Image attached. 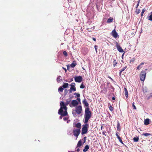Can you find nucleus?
Returning a JSON list of instances; mask_svg holds the SVG:
<instances>
[{
    "label": "nucleus",
    "instance_id": "nucleus-1",
    "mask_svg": "<svg viewBox=\"0 0 152 152\" xmlns=\"http://www.w3.org/2000/svg\"><path fill=\"white\" fill-rule=\"evenodd\" d=\"M83 103L84 104V107H86L85 111L84 118H85V122H87L89 120L91 117V112L90 110L89 104L85 98L83 101Z\"/></svg>",
    "mask_w": 152,
    "mask_h": 152
},
{
    "label": "nucleus",
    "instance_id": "nucleus-2",
    "mask_svg": "<svg viewBox=\"0 0 152 152\" xmlns=\"http://www.w3.org/2000/svg\"><path fill=\"white\" fill-rule=\"evenodd\" d=\"M84 119H85V118ZM88 122V121L85 122V120H84V123L85 124L83 125V127L82 129L81 133L82 135L86 134L87 133L89 126L88 124L87 123Z\"/></svg>",
    "mask_w": 152,
    "mask_h": 152
},
{
    "label": "nucleus",
    "instance_id": "nucleus-3",
    "mask_svg": "<svg viewBox=\"0 0 152 152\" xmlns=\"http://www.w3.org/2000/svg\"><path fill=\"white\" fill-rule=\"evenodd\" d=\"M146 73L145 71H142L140 75V77L141 81H144L145 79Z\"/></svg>",
    "mask_w": 152,
    "mask_h": 152
},
{
    "label": "nucleus",
    "instance_id": "nucleus-4",
    "mask_svg": "<svg viewBox=\"0 0 152 152\" xmlns=\"http://www.w3.org/2000/svg\"><path fill=\"white\" fill-rule=\"evenodd\" d=\"M80 132V129H75L73 130V135L77 138Z\"/></svg>",
    "mask_w": 152,
    "mask_h": 152
},
{
    "label": "nucleus",
    "instance_id": "nucleus-5",
    "mask_svg": "<svg viewBox=\"0 0 152 152\" xmlns=\"http://www.w3.org/2000/svg\"><path fill=\"white\" fill-rule=\"evenodd\" d=\"M74 79L75 82L77 83H80L83 80V78L81 76H76L74 77Z\"/></svg>",
    "mask_w": 152,
    "mask_h": 152
},
{
    "label": "nucleus",
    "instance_id": "nucleus-6",
    "mask_svg": "<svg viewBox=\"0 0 152 152\" xmlns=\"http://www.w3.org/2000/svg\"><path fill=\"white\" fill-rule=\"evenodd\" d=\"M60 108L58 111L63 112V108L64 107L66 106L64 102L63 101H61L60 102Z\"/></svg>",
    "mask_w": 152,
    "mask_h": 152
},
{
    "label": "nucleus",
    "instance_id": "nucleus-7",
    "mask_svg": "<svg viewBox=\"0 0 152 152\" xmlns=\"http://www.w3.org/2000/svg\"><path fill=\"white\" fill-rule=\"evenodd\" d=\"M79 104L78 102L76 100H73L71 102V104H69V106L70 107H71V105H72L73 107H75L78 105Z\"/></svg>",
    "mask_w": 152,
    "mask_h": 152
},
{
    "label": "nucleus",
    "instance_id": "nucleus-8",
    "mask_svg": "<svg viewBox=\"0 0 152 152\" xmlns=\"http://www.w3.org/2000/svg\"><path fill=\"white\" fill-rule=\"evenodd\" d=\"M82 110V107L81 105H79L76 107L75 111L77 113L80 114Z\"/></svg>",
    "mask_w": 152,
    "mask_h": 152
},
{
    "label": "nucleus",
    "instance_id": "nucleus-9",
    "mask_svg": "<svg viewBox=\"0 0 152 152\" xmlns=\"http://www.w3.org/2000/svg\"><path fill=\"white\" fill-rule=\"evenodd\" d=\"M116 47L117 49V50L120 52L122 53L124 52V50L122 49L120 45L117 42H116Z\"/></svg>",
    "mask_w": 152,
    "mask_h": 152
},
{
    "label": "nucleus",
    "instance_id": "nucleus-10",
    "mask_svg": "<svg viewBox=\"0 0 152 152\" xmlns=\"http://www.w3.org/2000/svg\"><path fill=\"white\" fill-rule=\"evenodd\" d=\"M111 34L115 38H116L119 35L117 33L115 29H114L112 32Z\"/></svg>",
    "mask_w": 152,
    "mask_h": 152
},
{
    "label": "nucleus",
    "instance_id": "nucleus-11",
    "mask_svg": "<svg viewBox=\"0 0 152 152\" xmlns=\"http://www.w3.org/2000/svg\"><path fill=\"white\" fill-rule=\"evenodd\" d=\"M74 127H75L77 128V129H80V130L81 127V124L80 122H78L76 124L75 122L73 123Z\"/></svg>",
    "mask_w": 152,
    "mask_h": 152
},
{
    "label": "nucleus",
    "instance_id": "nucleus-12",
    "mask_svg": "<svg viewBox=\"0 0 152 152\" xmlns=\"http://www.w3.org/2000/svg\"><path fill=\"white\" fill-rule=\"evenodd\" d=\"M61 112L62 111H58V114L61 115L59 117L60 119H61L63 116L67 115H66V113L64 114V113H63Z\"/></svg>",
    "mask_w": 152,
    "mask_h": 152
},
{
    "label": "nucleus",
    "instance_id": "nucleus-13",
    "mask_svg": "<svg viewBox=\"0 0 152 152\" xmlns=\"http://www.w3.org/2000/svg\"><path fill=\"white\" fill-rule=\"evenodd\" d=\"M107 88L111 92L114 91L115 88L111 85H110V86L107 87Z\"/></svg>",
    "mask_w": 152,
    "mask_h": 152
},
{
    "label": "nucleus",
    "instance_id": "nucleus-14",
    "mask_svg": "<svg viewBox=\"0 0 152 152\" xmlns=\"http://www.w3.org/2000/svg\"><path fill=\"white\" fill-rule=\"evenodd\" d=\"M77 62L76 61H74L70 65V66L72 68H74L77 65Z\"/></svg>",
    "mask_w": 152,
    "mask_h": 152
},
{
    "label": "nucleus",
    "instance_id": "nucleus-15",
    "mask_svg": "<svg viewBox=\"0 0 152 152\" xmlns=\"http://www.w3.org/2000/svg\"><path fill=\"white\" fill-rule=\"evenodd\" d=\"M147 17L149 20L152 21V11L148 14Z\"/></svg>",
    "mask_w": 152,
    "mask_h": 152
},
{
    "label": "nucleus",
    "instance_id": "nucleus-16",
    "mask_svg": "<svg viewBox=\"0 0 152 152\" xmlns=\"http://www.w3.org/2000/svg\"><path fill=\"white\" fill-rule=\"evenodd\" d=\"M82 140H80L77 143V147L76 148V149L77 148V147H80L82 146Z\"/></svg>",
    "mask_w": 152,
    "mask_h": 152
},
{
    "label": "nucleus",
    "instance_id": "nucleus-17",
    "mask_svg": "<svg viewBox=\"0 0 152 152\" xmlns=\"http://www.w3.org/2000/svg\"><path fill=\"white\" fill-rule=\"evenodd\" d=\"M89 149V146L88 145H86L84 148L83 149V151L84 152H86L87 151H88V150Z\"/></svg>",
    "mask_w": 152,
    "mask_h": 152
},
{
    "label": "nucleus",
    "instance_id": "nucleus-18",
    "mask_svg": "<svg viewBox=\"0 0 152 152\" xmlns=\"http://www.w3.org/2000/svg\"><path fill=\"white\" fill-rule=\"evenodd\" d=\"M150 119L149 118H146L145 120L144 124L145 125H148L149 124Z\"/></svg>",
    "mask_w": 152,
    "mask_h": 152
},
{
    "label": "nucleus",
    "instance_id": "nucleus-19",
    "mask_svg": "<svg viewBox=\"0 0 152 152\" xmlns=\"http://www.w3.org/2000/svg\"><path fill=\"white\" fill-rule=\"evenodd\" d=\"M124 94L126 97L127 98L128 96V94L127 90L126 88H124Z\"/></svg>",
    "mask_w": 152,
    "mask_h": 152
},
{
    "label": "nucleus",
    "instance_id": "nucleus-20",
    "mask_svg": "<svg viewBox=\"0 0 152 152\" xmlns=\"http://www.w3.org/2000/svg\"><path fill=\"white\" fill-rule=\"evenodd\" d=\"M69 84L67 83H63V85L61 86L64 88H65L68 87Z\"/></svg>",
    "mask_w": 152,
    "mask_h": 152
},
{
    "label": "nucleus",
    "instance_id": "nucleus-21",
    "mask_svg": "<svg viewBox=\"0 0 152 152\" xmlns=\"http://www.w3.org/2000/svg\"><path fill=\"white\" fill-rule=\"evenodd\" d=\"M67 107H66V106L64 107V108H63V109L64 110V111H63V112H63V113H64V114H65V113H66V115H68V113H67Z\"/></svg>",
    "mask_w": 152,
    "mask_h": 152
},
{
    "label": "nucleus",
    "instance_id": "nucleus-22",
    "mask_svg": "<svg viewBox=\"0 0 152 152\" xmlns=\"http://www.w3.org/2000/svg\"><path fill=\"white\" fill-rule=\"evenodd\" d=\"M135 34L134 32H129V37H132L135 35Z\"/></svg>",
    "mask_w": 152,
    "mask_h": 152
},
{
    "label": "nucleus",
    "instance_id": "nucleus-23",
    "mask_svg": "<svg viewBox=\"0 0 152 152\" xmlns=\"http://www.w3.org/2000/svg\"><path fill=\"white\" fill-rule=\"evenodd\" d=\"M71 99H67L66 100V102L65 103V104L66 105H67L69 104V103L71 102Z\"/></svg>",
    "mask_w": 152,
    "mask_h": 152
},
{
    "label": "nucleus",
    "instance_id": "nucleus-24",
    "mask_svg": "<svg viewBox=\"0 0 152 152\" xmlns=\"http://www.w3.org/2000/svg\"><path fill=\"white\" fill-rule=\"evenodd\" d=\"M120 124L119 122H118L117 124V130L119 131L121 129L120 128Z\"/></svg>",
    "mask_w": 152,
    "mask_h": 152
},
{
    "label": "nucleus",
    "instance_id": "nucleus-25",
    "mask_svg": "<svg viewBox=\"0 0 152 152\" xmlns=\"http://www.w3.org/2000/svg\"><path fill=\"white\" fill-rule=\"evenodd\" d=\"M139 138L138 137H134L133 138V140L134 142H137L139 141Z\"/></svg>",
    "mask_w": 152,
    "mask_h": 152
},
{
    "label": "nucleus",
    "instance_id": "nucleus-26",
    "mask_svg": "<svg viewBox=\"0 0 152 152\" xmlns=\"http://www.w3.org/2000/svg\"><path fill=\"white\" fill-rule=\"evenodd\" d=\"M113 18H111V17H110V18H109L107 21V22L108 23H111V22H112V21H113Z\"/></svg>",
    "mask_w": 152,
    "mask_h": 152
},
{
    "label": "nucleus",
    "instance_id": "nucleus-27",
    "mask_svg": "<svg viewBox=\"0 0 152 152\" xmlns=\"http://www.w3.org/2000/svg\"><path fill=\"white\" fill-rule=\"evenodd\" d=\"M142 135H144L145 137H147V136H148L149 135H151V134L149 133H144L142 134Z\"/></svg>",
    "mask_w": 152,
    "mask_h": 152
},
{
    "label": "nucleus",
    "instance_id": "nucleus-28",
    "mask_svg": "<svg viewBox=\"0 0 152 152\" xmlns=\"http://www.w3.org/2000/svg\"><path fill=\"white\" fill-rule=\"evenodd\" d=\"M64 88L62 86L59 87L58 89V91L62 92L64 90Z\"/></svg>",
    "mask_w": 152,
    "mask_h": 152
},
{
    "label": "nucleus",
    "instance_id": "nucleus-29",
    "mask_svg": "<svg viewBox=\"0 0 152 152\" xmlns=\"http://www.w3.org/2000/svg\"><path fill=\"white\" fill-rule=\"evenodd\" d=\"M113 66L114 67H115V65L117 64V62L116 61V60L115 58H113Z\"/></svg>",
    "mask_w": 152,
    "mask_h": 152
},
{
    "label": "nucleus",
    "instance_id": "nucleus-30",
    "mask_svg": "<svg viewBox=\"0 0 152 152\" xmlns=\"http://www.w3.org/2000/svg\"><path fill=\"white\" fill-rule=\"evenodd\" d=\"M117 138L118 139V140H119V142L121 143L123 145H124V143H123V142L122 141V140H121V137H120V136H118V137Z\"/></svg>",
    "mask_w": 152,
    "mask_h": 152
},
{
    "label": "nucleus",
    "instance_id": "nucleus-31",
    "mask_svg": "<svg viewBox=\"0 0 152 152\" xmlns=\"http://www.w3.org/2000/svg\"><path fill=\"white\" fill-rule=\"evenodd\" d=\"M68 92V90L66 89H65L64 90V96H65L67 94Z\"/></svg>",
    "mask_w": 152,
    "mask_h": 152
},
{
    "label": "nucleus",
    "instance_id": "nucleus-32",
    "mask_svg": "<svg viewBox=\"0 0 152 152\" xmlns=\"http://www.w3.org/2000/svg\"><path fill=\"white\" fill-rule=\"evenodd\" d=\"M140 12V9H136L135 11L137 15L139 14Z\"/></svg>",
    "mask_w": 152,
    "mask_h": 152
},
{
    "label": "nucleus",
    "instance_id": "nucleus-33",
    "mask_svg": "<svg viewBox=\"0 0 152 152\" xmlns=\"http://www.w3.org/2000/svg\"><path fill=\"white\" fill-rule=\"evenodd\" d=\"M71 86L70 88L74 87H75V84L74 83H72L70 85Z\"/></svg>",
    "mask_w": 152,
    "mask_h": 152
},
{
    "label": "nucleus",
    "instance_id": "nucleus-34",
    "mask_svg": "<svg viewBox=\"0 0 152 152\" xmlns=\"http://www.w3.org/2000/svg\"><path fill=\"white\" fill-rule=\"evenodd\" d=\"M74 95H76V97H80V94L78 93H74Z\"/></svg>",
    "mask_w": 152,
    "mask_h": 152
},
{
    "label": "nucleus",
    "instance_id": "nucleus-35",
    "mask_svg": "<svg viewBox=\"0 0 152 152\" xmlns=\"http://www.w3.org/2000/svg\"><path fill=\"white\" fill-rule=\"evenodd\" d=\"M61 77V76H59L58 77H57V80L58 83H59L60 82V79Z\"/></svg>",
    "mask_w": 152,
    "mask_h": 152
},
{
    "label": "nucleus",
    "instance_id": "nucleus-36",
    "mask_svg": "<svg viewBox=\"0 0 152 152\" xmlns=\"http://www.w3.org/2000/svg\"><path fill=\"white\" fill-rule=\"evenodd\" d=\"M85 86L84 85L83 83H82L80 86V88L83 89L84 88H85Z\"/></svg>",
    "mask_w": 152,
    "mask_h": 152
},
{
    "label": "nucleus",
    "instance_id": "nucleus-37",
    "mask_svg": "<svg viewBox=\"0 0 152 152\" xmlns=\"http://www.w3.org/2000/svg\"><path fill=\"white\" fill-rule=\"evenodd\" d=\"M134 102H133L132 104V106L133 107V108L134 109L136 110V107L134 105Z\"/></svg>",
    "mask_w": 152,
    "mask_h": 152
},
{
    "label": "nucleus",
    "instance_id": "nucleus-38",
    "mask_svg": "<svg viewBox=\"0 0 152 152\" xmlns=\"http://www.w3.org/2000/svg\"><path fill=\"white\" fill-rule=\"evenodd\" d=\"M145 9H142V11L141 12V15L142 16L143 15V13L145 12Z\"/></svg>",
    "mask_w": 152,
    "mask_h": 152
},
{
    "label": "nucleus",
    "instance_id": "nucleus-39",
    "mask_svg": "<svg viewBox=\"0 0 152 152\" xmlns=\"http://www.w3.org/2000/svg\"><path fill=\"white\" fill-rule=\"evenodd\" d=\"M109 109L112 112L113 111V108L111 106H110L109 107Z\"/></svg>",
    "mask_w": 152,
    "mask_h": 152
},
{
    "label": "nucleus",
    "instance_id": "nucleus-40",
    "mask_svg": "<svg viewBox=\"0 0 152 152\" xmlns=\"http://www.w3.org/2000/svg\"><path fill=\"white\" fill-rule=\"evenodd\" d=\"M127 66H125V67H123L120 70L121 71V72H123L127 68Z\"/></svg>",
    "mask_w": 152,
    "mask_h": 152
},
{
    "label": "nucleus",
    "instance_id": "nucleus-41",
    "mask_svg": "<svg viewBox=\"0 0 152 152\" xmlns=\"http://www.w3.org/2000/svg\"><path fill=\"white\" fill-rule=\"evenodd\" d=\"M70 88L71 89L72 91H76V88L75 87Z\"/></svg>",
    "mask_w": 152,
    "mask_h": 152
},
{
    "label": "nucleus",
    "instance_id": "nucleus-42",
    "mask_svg": "<svg viewBox=\"0 0 152 152\" xmlns=\"http://www.w3.org/2000/svg\"><path fill=\"white\" fill-rule=\"evenodd\" d=\"M63 54L65 56H67V53L66 51H64L63 52Z\"/></svg>",
    "mask_w": 152,
    "mask_h": 152
},
{
    "label": "nucleus",
    "instance_id": "nucleus-43",
    "mask_svg": "<svg viewBox=\"0 0 152 152\" xmlns=\"http://www.w3.org/2000/svg\"><path fill=\"white\" fill-rule=\"evenodd\" d=\"M152 97V93L150 94V96L148 98V100L150 99Z\"/></svg>",
    "mask_w": 152,
    "mask_h": 152
},
{
    "label": "nucleus",
    "instance_id": "nucleus-44",
    "mask_svg": "<svg viewBox=\"0 0 152 152\" xmlns=\"http://www.w3.org/2000/svg\"><path fill=\"white\" fill-rule=\"evenodd\" d=\"M140 1V0H139L138 1L137 4L136 5V8H137L138 7V6H139V5Z\"/></svg>",
    "mask_w": 152,
    "mask_h": 152
},
{
    "label": "nucleus",
    "instance_id": "nucleus-45",
    "mask_svg": "<svg viewBox=\"0 0 152 152\" xmlns=\"http://www.w3.org/2000/svg\"><path fill=\"white\" fill-rule=\"evenodd\" d=\"M97 48H98V46L97 45H95L94 46V48H95V50H96V53L97 52Z\"/></svg>",
    "mask_w": 152,
    "mask_h": 152
},
{
    "label": "nucleus",
    "instance_id": "nucleus-46",
    "mask_svg": "<svg viewBox=\"0 0 152 152\" xmlns=\"http://www.w3.org/2000/svg\"><path fill=\"white\" fill-rule=\"evenodd\" d=\"M86 137H84V139H83V143H85L86 142Z\"/></svg>",
    "mask_w": 152,
    "mask_h": 152
},
{
    "label": "nucleus",
    "instance_id": "nucleus-47",
    "mask_svg": "<svg viewBox=\"0 0 152 152\" xmlns=\"http://www.w3.org/2000/svg\"><path fill=\"white\" fill-rule=\"evenodd\" d=\"M134 58H133L132 59L130 60V63H131V62H133L134 61Z\"/></svg>",
    "mask_w": 152,
    "mask_h": 152
},
{
    "label": "nucleus",
    "instance_id": "nucleus-48",
    "mask_svg": "<svg viewBox=\"0 0 152 152\" xmlns=\"http://www.w3.org/2000/svg\"><path fill=\"white\" fill-rule=\"evenodd\" d=\"M77 100L79 102H80V104H81V102H80V97H77Z\"/></svg>",
    "mask_w": 152,
    "mask_h": 152
},
{
    "label": "nucleus",
    "instance_id": "nucleus-49",
    "mask_svg": "<svg viewBox=\"0 0 152 152\" xmlns=\"http://www.w3.org/2000/svg\"><path fill=\"white\" fill-rule=\"evenodd\" d=\"M66 66H67V70L68 71L69 70V67H70V66L69 65H67Z\"/></svg>",
    "mask_w": 152,
    "mask_h": 152
},
{
    "label": "nucleus",
    "instance_id": "nucleus-50",
    "mask_svg": "<svg viewBox=\"0 0 152 152\" xmlns=\"http://www.w3.org/2000/svg\"><path fill=\"white\" fill-rule=\"evenodd\" d=\"M67 134L68 135H70L72 134V132L71 131L68 132Z\"/></svg>",
    "mask_w": 152,
    "mask_h": 152
},
{
    "label": "nucleus",
    "instance_id": "nucleus-51",
    "mask_svg": "<svg viewBox=\"0 0 152 152\" xmlns=\"http://www.w3.org/2000/svg\"><path fill=\"white\" fill-rule=\"evenodd\" d=\"M105 132H105V131H103L102 132V133L103 135L106 136V134H105Z\"/></svg>",
    "mask_w": 152,
    "mask_h": 152
},
{
    "label": "nucleus",
    "instance_id": "nucleus-52",
    "mask_svg": "<svg viewBox=\"0 0 152 152\" xmlns=\"http://www.w3.org/2000/svg\"><path fill=\"white\" fill-rule=\"evenodd\" d=\"M141 68V66L140 65H139L137 67V69H140V68Z\"/></svg>",
    "mask_w": 152,
    "mask_h": 152
},
{
    "label": "nucleus",
    "instance_id": "nucleus-53",
    "mask_svg": "<svg viewBox=\"0 0 152 152\" xmlns=\"http://www.w3.org/2000/svg\"><path fill=\"white\" fill-rule=\"evenodd\" d=\"M63 119H64V121H65L68 119V118H66V117H64L63 118Z\"/></svg>",
    "mask_w": 152,
    "mask_h": 152
},
{
    "label": "nucleus",
    "instance_id": "nucleus-54",
    "mask_svg": "<svg viewBox=\"0 0 152 152\" xmlns=\"http://www.w3.org/2000/svg\"><path fill=\"white\" fill-rule=\"evenodd\" d=\"M69 80H70V81L69 82L70 83L73 81V78H70Z\"/></svg>",
    "mask_w": 152,
    "mask_h": 152
},
{
    "label": "nucleus",
    "instance_id": "nucleus-55",
    "mask_svg": "<svg viewBox=\"0 0 152 152\" xmlns=\"http://www.w3.org/2000/svg\"><path fill=\"white\" fill-rule=\"evenodd\" d=\"M62 69L64 70V71H65V72H67V70L66 69V68H65L64 67H63L62 68Z\"/></svg>",
    "mask_w": 152,
    "mask_h": 152
},
{
    "label": "nucleus",
    "instance_id": "nucleus-56",
    "mask_svg": "<svg viewBox=\"0 0 152 152\" xmlns=\"http://www.w3.org/2000/svg\"><path fill=\"white\" fill-rule=\"evenodd\" d=\"M72 92V91L71 89L70 88L69 90V94L71 93Z\"/></svg>",
    "mask_w": 152,
    "mask_h": 152
},
{
    "label": "nucleus",
    "instance_id": "nucleus-57",
    "mask_svg": "<svg viewBox=\"0 0 152 152\" xmlns=\"http://www.w3.org/2000/svg\"><path fill=\"white\" fill-rule=\"evenodd\" d=\"M115 135L117 137V138L119 136V135L118 134V132H117L116 133Z\"/></svg>",
    "mask_w": 152,
    "mask_h": 152
},
{
    "label": "nucleus",
    "instance_id": "nucleus-58",
    "mask_svg": "<svg viewBox=\"0 0 152 152\" xmlns=\"http://www.w3.org/2000/svg\"><path fill=\"white\" fill-rule=\"evenodd\" d=\"M107 87H108L109 86H110V85H109V84H110V83L109 82H107Z\"/></svg>",
    "mask_w": 152,
    "mask_h": 152
},
{
    "label": "nucleus",
    "instance_id": "nucleus-59",
    "mask_svg": "<svg viewBox=\"0 0 152 152\" xmlns=\"http://www.w3.org/2000/svg\"><path fill=\"white\" fill-rule=\"evenodd\" d=\"M76 151H77V152H79L80 151V149L79 148H77L76 150Z\"/></svg>",
    "mask_w": 152,
    "mask_h": 152
},
{
    "label": "nucleus",
    "instance_id": "nucleus-60",
    "mask_svg": "<svg viewBox=\"0 0 152 152\" xmlns=\"http://www.w3.org/2000/svg\"><path fill=\"white\" fill-rule=\"evenodd\" d=\"M92 39H93V40L94 41H95H95H96V38H94V37H92Z\"/></svg>",
    "mask_w": 152,
    "mask_h": 152
},
{
    "label": "nucleus",
    "instance_id": "nucleus-61",
    "mask_svg": "<svg viewBox=\"0 0 152 152\" xmlns=\"http://www.w3.org/2000/svg\"><path fill=\"white\" fill-rule=\"evenodd\" d=\"M124 53L122 55L121 57L123 59V57L124 55Z\"/></svg>",
    "mask_w": 152,
    "mask_h": 152
},
{
    "label": "nucleus",
    "instance_id": "nucleus-62",
    "mask_svg": "<svg viewBox=\"0 0 152 152\" xmlns=\"http://www.w3.org/2000/svg\"><path fill=\"white\" fill-rule=\"evenodd\" d=\"M112 99L113 100H115V97H112Z\"/></svg>",
    "mask_w": 152,
    "mask_h": 152
},
{
    "label": "nucleus",
    "instance_id": "nucleus-63",
    "mask_svg": "<svg viewBox=\"0 0 152 152\" xmlns=\"http://www.w3.org/2000/svg\"><path fill=\"white\" fill-rule=\"evenodd\" d=\"M122 72H121L120 70V72H119V76H121V73H122Z\"/></svg>",
    "mask_w": 152,
    "mask_h": 152
},
{
    "label": "nucleus",
    "instance_id": "nucleus-64",
    "mask_svg": "<svg viewBox=\"0 0 152 152\" xmlns=\"http://www.w3.org/2000/svg\"><path fill=\"white\" fill-rule=\"evenodd\" d=\"M70 121V120H68L67 121V123H69V122Z\"/></svg>",
    "mask_w": 152,
    "mask_h": 152
}]
</instances>
